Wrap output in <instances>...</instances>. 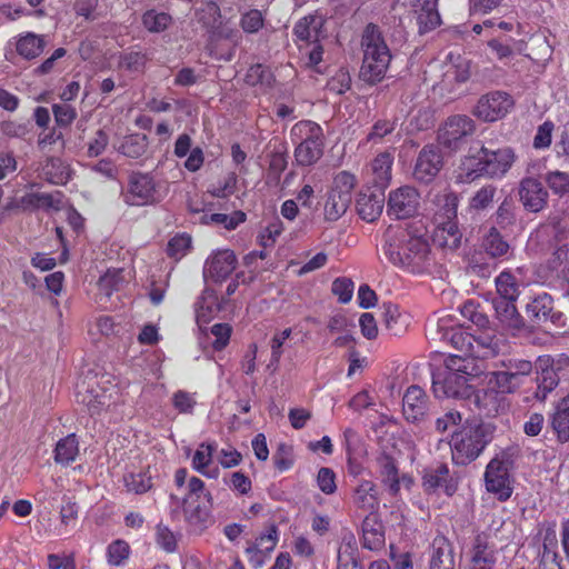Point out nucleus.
<instances>
[{
    "mask_svg": "<svg viewBox=\"0 0 569 569\" xmlns=\"http://www.w3.org/2000/svg\"><path fill=\"white\" fill-rule=\"evenodd\" d=\"M381 250L395 266L421 273L430 267V246L422 223L389 227Z\"/></svg>",
    "mask_w": 569,
    "mask_h": 569,
    "instance_id": "obj_1",
    "label": "nucleus"
},
{
    "mask_svg": "<svg viewBox=\"0 0 569 569\" xmlns=\"http://www.w3.org/2000/svg\"><path fill=\"white\" fill-rule=\"evenodd\" d=\"M363 60L360 77L368 83L381 81L391 61L390 49L378 26L369 23L361 37Z\"/></svg>",
    "mask_w": 569,
    "mask_h": 569,
    "instance_id": "obj_2",
    "label": "nucleus"
},
{
    "mask_svg": "<svg viewBox=\"0 0 569 569\" xmlns=\"http://www.w3.org/2000/svg\"><path fill=\"white\" fill-rule=\"evenodd\" d=\"M493 427L479 423L465 428L452 436L450 447L452 461L466 466L476 460L492 439Z\"/></svg>",
    "mask_w": 569,
    "mask_h": 569,
    "instance_id": "obj_3",
    "label": "nucleus"
},
{
    "mask_svg": "<svg viewBox=\"0 0 569 569\" xmlns=\"http://www.w3.org/2000/svg\"><path fill=\"white\" fill-rule=\"evenodd\" d=\"M290 134L298 142L295 158L299 166H312L322 157L325 137L318 123L311 120L299 121L291 128Z\"/></svg>",
    "mask_w": 569,
    "mask_h": 569,
    "instance_id": "obj_4",
    "label": "nucleus"
},
{
    "mask_svg": "<svg viewBox=\"0 0 569 569\" xmlns=\"http://www.w3.org/2000/svg\"><path fill=\"white\" fill-rule=\"evenodd\" d=\"M357 183L356 176L349 171H340L333 177L323 204L326 221H337L347 212Z\"/></svg>",
    "mask_w": 569,
    "mask_h": 569,
    "instance_id": "obj_5",
    "label": "nucleus"
},
{
    "mask_svg": "<svg viewBox=\"0 0 569 569\" xmlns=\"http://www.w3.org/2000/svg\"><path fill=\"white\" fill-rule=\"evenodd\" d=\"M76 398L87 407L90 416H98L117 403L119 391L113 385L106 387L98 381H89L77 385Z\"/></svg>",
    "mask_w": 569,
    "mask_h": 569,
    "instance_id": "obj_6",
    "label": "nucleus"
},
{
    "mask_svg": "<svg viewBox=\"0 0 569 569\" xmlns=\"http://www.w3.org/2000/svg\"><path fill=\"white\" fill-rule=\"evenodd\" d=\"M476 131L475 121L465 114L449 117L438 130V142L451 152L461 150Z\"/></svg>",
    "mask_w": 569,
    "mask_h": 569,
    "instance_id": "obj_7",
    "label": "nucleus"
},
{
    "mask_svg": "<svg viewBox=\"0 0 569 569\" xmlns=\"http://www.w3.org/2000/svg\"><path fill=\"white\" fill-rule=\"evenodd\" d=\"M161 194L153 176L144 172H132L123 193V201L129 206H149L159 202Z\"/></svg>",
    "mask_w": 569,
    "mask_h": 569,
    "instance_id": "obj_8",
    "label": "nucleus"
},
{
    "mask_svg": "<svg viewBox=\"0 0 569 569\" xmlns=\"http://www.w3.org/2000/svg\"><path fill=\"white\" fill-rule=\"evenodd\" d=\"M187 490L188 492L182 499H179L174 495H171L170 499L174 501L176 505L183 507L184 517L190 525L202 527L209 519V511L204 508H201L199 505L192 507L190 500L193 498L199 499L201 496H203L211 505L212 496L209 491H206L204 482L198 477H191L189 479Z\"/></svg>",
    "mask_w": 569,
    "mask_h": 569,
    "instance_id": "obj_9",
    "label": "nucleus"
},
{
    "mask_svg": "<svg viewBox=\"0 0 569 569\" xmlns=\"http://www.w3.org/2000/svg\"><path fill=\"white\" fill-rule=\"evenodd\" d=\"M432 389L437 398L465 399L471 395L468 378L448 369H437L432 373Z\"/></svg>",
    "mask_w": 569,
    "mask_h": 569,
    "instance_id": "obj_10",
    "label": "nucleus"
},
{
    "mask_svg": "<svg viewBox=\"0 0 569 569\" xmlns=\"http://www.w3.org/2000/svg\"><path fill=\"white\" fill-rule=\"evenodd\" d=\"M420 193L410 186H402L390 191L387 199V214L392 219H409L418 213Z\"/></svg>",
    "mask_w": 569,
    "mask_h": 569,
    "instance_id": "obj_11",
    "label": "nucleus"
},
{
    "mask_svg": "<svg viewBox=\"0 0 569 569\" xmlns=\"http://www.w3.org/2000/svg\"><path fill=\"white\" fill-rule=\"evenodd\" d=\"M513 107V99L503 91H493L482 96L475 109L473 114L483 121H497L503 118Z\"/></svg>",
    "mask_w": 569,
    "mask_h": 569,
    "instance_id": "obj_12",
    "label": "nucleus"
},
{
    "mask_svg": "<svg viewBox=\"0 0 569 569\" xmlns=\"http://www.w3.org/2000/svg\"><path fill=\"white\" fill-rule=\"evenodd\" d=\"M443 156L439 146L426 144L418 153L413 167V178L422 183L435 180L443 167Z\"/></svg>",
    "mask_w": 569,
    "mask_h": 569,
    "instance_id": "obj_13",
    "label": "nucleus"
},
{
    "mask_svg": "<svg viewBox=\"0 0 569 569\" xmlns=\"http://www.w3.org/2000/svg\"><path fill=\"white\" fill-rule=\"evenodd\" d=\"M467 569H495L498 551L489 536L485 532L477 533L469 550Z\"/></svg>",
    "mask_w": 569,
    "mask_h": 569,
    "instance_id": "obj_14",
    "label": "nucleus"
},
{
    "mask_svg": "<svg viewBox=\"0 0 569 569\" xmlns=\"http://www.w3.org/2000/svg\"><path fill=\"white\" fill-rule=\"evenodd\" d=\"M485 481L487 490L497 495L499 500L505 501L510 498L512 493L510 476L508 467L502 460L495 458L488 463Z\"/></svg>",
    "mask_w": 569,
    "mask_h": 569,
    "instance_id": "obj_15",
    "label": "nucleus"
},
{
    "mask_svg": "<svg viewBox=\"0 0 569 569\" xmlns=\"http://www.w3.org/2000/svg\"><path fill=\"white\" fill-rule=\"evenodd\" d=\"M402 412L408 422L420 425L426 421L429 401L423 389L412 385L406 390L402 398Z\"/></svg>",
    "mask_w": 569,
    "mask_h": 569,
    "instance_id": "obj_16",
    "label": "nucleus"
},
{
    "mask_svg": "<svg viewBox=\"0 0 569 569\" xmlns=\"http://www.w3.org/2000/svg\"><path fill=\"white\" fill-rule=\"evenodd\" d=\"M519 200L523 208L529 212H540L548 203V191L543 184L536 178H523L518 189Z\"/></svg>",
    "mask_w": 569,
    "mask_h": 569,
    "instance_id": "obj_17",
    "label": "nucleus"
},
{
    "mask_svg": "<svg viewBox=\"0 0 569 569\" xmlns=\"http://www.w3.org/2000/svg\"><path fill=\"white\" fill-rule=\"evenodd\" d=\"M9 209H19L24 212H33L37 210L59 211L62 208L61 192H30L22 196L17 202L8 206Z\"/></svg>",
    "mask_w": 569,
    "mask_h": 569,
    "instance_id": "obj_18",
    "label": "nucleus"
},
{
    "mask_svg": "<svg viewBox=\"0 0 569 569\" xmlns=\"http://www.w3.org/2000/svg\"><path fill=\"white\" fill-rule=\"evenodd\" d=\"M485 161V173L487 178H502L512 167L516 156L510 148L490 150L487 147L480 148Z\"/></svg>",
    "mask_w": 569,
    "mask_h": 569,
    "instance_id": "obj_19",
    "label": "nucleus"
},
{
    "mask_svg": "<svg viewBox=\"0 0 569 569\" xmlns=\"http://www.w3.org/2000/svg\"><path fill=\"white\" fill-rule=\"evenodd\" d=\"M238 263L233 251L229 249L218 250L212 253L206 261L203 274L216 282L227 279L236 269Z\"/></svg>",
    "mask_w": 569,
    "mask_h": 569,
    "instance_id": "obj_20",
    "label": "nucleus"
},
{
    "mask_svg": "<svg viewBox=\"0 0 569 569\" xmlns=\"http://www.w3.org/2000/svg\"><path fill=\"white\" fill-rule=\"evenodd\" d=\"M325 23V17L319 13L308 14L299 19L292 31L296 41L306 44L318 43L322 38H326Z\"/></svg>",
    "mask_w": 569,
    "mask_h": 569,
    "instance_id": "obj_21",
    "label": "nucleus"
},
{
    "mask_svg": "<svg viewBox=\"0 0 569 569\" xmlns=\"http://www.w3.org/2000/svg\"><path fill=\"white\" fill-rule=\"evenodd\" d=\"M351 501L361 512L378 513L380 506L378 486L371 480H360L352 491Z\"/></svg>",
    "mask_w": 569,
    "mask_h": 569,
    "instance_id": "obj_22",
    "label": "nucleus"
},
{
    "mask_svg": "<svg viewBox=\"0 0 569 569\" xmlns=\"http://www.w3.org/2000/svg\"><path fill=\"white\" fill-rule=\"evenodd\" d=\"M385 201L386 198L381 190L360 192L356 200V210L362 220L373 222L382 213Z\"/></svg>",
    "mask_w": 569,
    "mask_h": 569,
    "instance_id": "obj_23",
    "label": "nucleus"
},
{
    "mask_svg": "<svg viewBox=\"0 0 569 569\" xmlns=\"http://www.w3.org/2000/svg\"><path fill=\"white\" fill-rule=\"evenodd\" d=\"M455 548L445 536H437L431 545L429 569H455Z\"/></svg>",
    "mask_w": 569,
    "mask_h": 569,
    "instance_id": "obj_24",
    "label": "nucleus"
},
{
    "mask_svg": "<svg viewBox=\"0 0 569 569\" xmlns=\"http://www.w3.org/2000/svg\"><path fill=\"white\" fill-rule=\"evenodd\" d=\"M466 400L469 405L475 406L479 415L491 417L498 413L502 397L495 388L485 390H473L471 388V395Z\"/></svg>",
    "mask_w": 569,
    "mask_h": 569,
    "instance_id": "obj_25",
    "label": "nucleus"
},
{
    "mask_svg": "<svg viewBox=\"0 0 569 569\" xmlns=\"http://www.w3.org/2000/svg\"><path fill=\"white\" fill-rule=\"evenodd\" d=\"M483 167L485 161L481 150L473 156L465 157L455 171V182L458 184H469L481 177H487Z\"/></svg>",
    "mask_w": 569,
    "mask_h": 569,
    "instance_id": "obj_26",
    "label": "nucleus"
},
{
    "mask_svg": "<svg viewBox=\"0 0 569 569\" xmlns=\"http://www.w3.org/2000/svg\"><path fill=\"white\" fill-rule=\"evenodd\" d=\"M378 466L383 485L388 487L389 492L396 496L400 490V483L407 486L411 483V479L407 476L399 477V471L395 459L389 455H381L378 458Z\"/></svg>",
    "mask_w": 569,
    "mask_h": 569,
    "instance_id": "obj_27",
    "label": "nucleus"
},
{
    "mask_svg": "<svg viewBox=\"0 0 569 569\" xmlns=\"http://www.w3.org/2000/svg\"><path fill=\"white\" fill-rule=\"evenodd\" d=\"M438 0H413L412 7L417 16L420 33L436 29L441 23L437 9Z\"/></svg>",
    "mask_w": 569,
    "mask_h": 569,
    "instance_id": "obj_28",
    "label": "nucleus"
},
{
    "mask_svg": "<svg viewBox=\"0 0 569 569\" xmlns=\"http://www.w3.org/2000/svg\"><path fill=\"white\" fill-rule=\"evenodd\" d=\"M385 545V527L378 513L367 515L362 521V547L378 550Z\"/></svg>",
    "mask_w": 569,
    "mask_h": 569,
    "instance_id": "obj_29",
    "label": "nucleus"
},
{
    "mask_svg": "<svg viewBox=\"0 0 569 569\" xmlns=\"http://www.w3.org/2000/svg\"><path fill=\"white\" fill-rule=\"evenodd\" d=\"M517 300L493 299L492 305L496 317L500 323L510 330L519 331L525 327V321L516 307Z\"/></svg>",
    "mask_w": 569,
    "mask_h": 569,
    "instance_id": "obj_30",
    "label": "nucleus"
},
{
    "mask_svg": "<svg viewBox=\"0 0 569 569\" xmlns=\"http://www.w3.org/2000/svg\"><path fill=\"white\" fill-rule=\"evenodd\" d=\"M480 248L492 259L505 258L510 251L509 242L495 226L490 227L481 237Z\"/></svg>",
    "mask_w": 569,
    "mask_h": 569,
    "instance_id": "obj_31",
    "label": "nucleus"
},
{
    "mask_svg": "<svg viewBox=\"0 0 569 569\" xmlns=\"http://www.w3.org/2000/svg\"><path fill=\"white\" fill-rule=\"evenodd\" d=\"M393 154L390 151L379 153L371 162L372 183L383 191L391 181Z\"/></svg>",
    "mask_w": 569,
    "mask_h": 569,
    "instance_id": "obj_32",
    "label": "nucleus"
},
{
    "mask_svg": "<svg viewBox=\"0 0 569 569\" xmlns=\"http://www.w3.org/2000/svg\"><path fill=\"white\" fill-rule=\"evenodd\" d=\"M449 467L446 463H439L436 467L428 468L423 472L422 486L426 491H436L440 487H445L447 495H452L455 487L449 481Z\"/></svg>",
    "mask_w": 569,
    "mask_h": 569,
    "instance_id": "obj_33",
    "label": "nucleus"
},
{
    "mask_svg": "<svg viewBox=\"0 0 569 569\" xmlns=\"http://www.w3.org/2000/svg\"><path fill=\"white\" fill-rule=\"evenodd\" d=\"M542 547L538 553L537 563H560L557 551L558 537L555 523H547L541 530Z\"/></svg>",
    "mask_w": 569,
    "mask_h": 569,
    "instance_id": "obj_34",
    "label": "nucleus"
},
{
    "mask_svg": "<svg viewBox=\"0 0 569 569\" xmlns=\"http://www.w3.org/2000/svg\"><path fill=\"white\" fill-rule=\"evenodd\" d=\"M461 237L462 234L458 228L457 222L453 220H448L442 222L435 230L433 242L443 249L453 251L460 247Z\"/></svg>",
    "mask_w": 569,
    "mask_h": 569,
    "instance_id": "obj_35",
    "label": "nucleus"
},
{
    "mask_svg": "<svg viewBox=\"0 0 569 569\" xmlns=\"http://www.w3.org/2000/svg\"><path fill=\"white\" fill-rule=\"evenodd\" d=\"M46 48L44 36L27 32L17 41V52L24 59L31 60L39 57Z\"/></svg>",
    "mask_w": 569,
    "mask_h": 569,
    "instance_id": "obj_36",
    "label": "nucleus"
},
{
    "mask_svg": "<svg viewBox=\"0 0 569 569\" xmlns=\"http://www.w3.org/2000/svg\"><path fill=\"white\" fill-rule=\"evenodd\" d=\"M381 315L386 329L393 336H400L407 329V317L392 302H383Z\"/></svg>",
    "mask_w": 569,
    "mask_h": 569,
    "instance_id": "obj_37",
    "label": "nucleus"
},
{
    "mask_svg": "<svg viewBox=\"0 0 569 569\" xmlns=\"http://www.w3.org/2000/svg\"><path fill=\"white\" fill-rule=\"evenodd\" d=\"M553 309V299L547 292L535 296L526 306L527 315L537 323H547V316Z\"/></svg>",
    "mask_w": 569,
    "mask_h": 569,
    "instance_id": "obj_38",
    "label": "nucleus"
},
{
    "mask_svg": "<svg viewBox=\"0 0 569 569\" xmlns=\"http://www.w3.org/2000/svg\"><path fill=\"white\" fill-rule=\"evenodd\" d=\"M41 176L52 184H66L70 178V170L60 158H48L41 168Z\"/></svg>",
    "mask_w": 569,
    "mask_h": 569,
    "instance_id": "obj_39",
    "label": "nucleus"
},
{
    "mask_svg": "<svg viewBox=\"0 0 569 569\" xmlns=\"http://www.w3.org/2000/svg\"><path fill=\"white\" fill-rule=\"evenodd\" d=\"M53 459L56 463L68 466L73 462L79 455V441L74 433L60 439L54 448Z\"/></svg>",
    "mask_w": 569,
    "mask_h": 569,
    "instance_id": "obj_40",
    "label": "nucleus"
},
{
    "mask_svg": "<svg viewBox=\"0 0 569 569\" xmlns=\"http://www.w3.org/2000/svg\"><path fill=\"white\" fill-rule=\"evenodd\" d=\"M551 427L560 442L569 441V397L563 398L552 415Z\"/></svg>",
    "mask_w": 569,
    "mask_h": 569,
    "instance_id": "obj_41",
    "label": "nucleus"
},
{
    "mask_svg": "<svg viewBox=\"0 0 569 569\" xmlns=\"http://www.w3.org/2000/svg\"><path fill=\"white\" fill-rule=\"evenodd\" d=\"M218 298L210 289H204L196 302V317L199 325L207 323L219 311Z\"/></svg>",
    "mask_w": 569,
    "mask_h": 569,
    "instance_id": "obj_42",
    "label": "nucleus"
},
{
    "mask_svg": "<svg viewBox=\"0 0 569 569\" xmlns=\"http://www.w3.org/2000/svg\"><path fill=\"white\" fill-rule=\"evenodd\" d=\"M148 144L146 134L133 133L123 138L118 147V151L128 158L138 159L147 152Z\"/></svg>",
    "mask_w": 569,
    "mask_h": 569,
    "instance_id": "obj_43",
    "label": "nucleus"
},
{
    "mask_svg": "<svg viewBox=\"0 0 569 569\" xmlns=\"http://www.w3.org/2000/svg\"><path fill=\"white\" fill-rule=\"evenodd\" d=\"M498 297L496 299L517 300L520 295L519 282L508 270L495 279Z\"/></svg>",
    "mask_w": 569,
    "mask_h": 569,
    "instance_id": "obj_44",
    "label": "nucleus"
},
{
    "mask_svg": "<svg viewBox=\"0 0 569 569\" xmlns=\"http://www.w3.org/2000/svg\"><path fill=\"white\" fill-rule=\"evenodd\" d=\"M497 192L498 188L492 183L482 186L469 199V209L476 212L490 209L493 206Z\"/></svg>",
    "mask_w": 569,
    "mask_h": 569,
    "instance_id": "obj_45",
    "label": "nucleus"
},
{
    "mask_svg": "<svg viewBox=\"0 0 569 569\" xmlns=\"http://www.w3.org/2000/svg\"><path fill=\"white\" fill-rule=\"evenodd\" d=\"M143 27L152 33L163 32L172 22V17L167 12H159L154 9L147 10L142 14Z\"/></svg>",
    "mask_w": 569,
    "mask_h": 569,
    "instance_id": "obj_46",
    "label": "nucleus"
},
{
    "mask_svg": "<svg viewBox=\"0 0 569 569\" xmlns=\"http://www.w3.org/2000/svg\"><path fill=\"white\" fill-rule=\"evenodd\" d=\"M495 222L501 229H507L516 223V206L511 198L506 197L495 212Z\"/></svg>",
    "mask_w": 569,
    "mask_h": 569,
    "instance_id": "obj_47",
    "label": "nucleus"
},
{
    "mask_svg": "<svg viewBox=\"0 0 569 569\" xmlns=\"http://www.w3.org/2000/svg\"><path fill=\"white\" fill-rule=\"evenodd\" d=\"M435 202L440 208V211H442V216L447 221L453 220L457 217L459 198L456 192L445 190L436 194Z\"/></svg>",
    "mask_w": 569,
    "mask_h": 569,
    "instance_id": "obj_48",
    "label": "nucleus"
},
{
    "mask_svg": "<svg viewBox=\"0 0 569 569\" xmlns=\"http://www.w3.org/2000/svg\"><path fill=\"white\" fill-rule=\"evenodd\" d=\"M217 450L216 442H202L193 453L191 466L198 472L212 463L213 453Z\"/></svg>",
    "mask_w": 569,
    "mask_h": 569,
    "instance_id": "obj_49",
    "label": "nucleus"
},
{
    "mask_svg": "<svg viewBox=\"0 0 569 569\" xmlns=\"http://www.w3.org/2000/svg\"><path fill=\"white\" fill-rule=\"evenodd\" d=\"M537 383L536 398L542 401L547 398V395L558 386L559 378L552 368H548L539 373Z\"/></svg>",
    "mask_w": 569,
    "mask_h": 569,
    "instance_id": "obj_50",
    "label": "nucleus"
},
{
    "mask_svg": "<svg viewBox=\"0 0 569 569\" xmlns=\"http://www.w3.org/2000/svg\"><path fill=\"white\" fill-rule=\"evenodd\" d=\"M545 182L557 196L562 197L569 193V173L553 170L545 174Z\"/></svg>",
    "mask_w": 569,
    "mask_h": 569,
    "instance_id": "obj_51",
    "label": "nucleus"
},
{
    "mask_svg": "<svg viewBox=\"0 0 569 569\" xmlns=\"http://www.w3.org/2000/svg\"><path fill=\"white\" fill-rule=\"evenodd\" d=\"M123 482L127 490L136 495H142L152 487L151 477L147 472L128 473L123 477Z\"/></svg>",
    "mask_w": 569,
    "mask_h": 569,
    "instance_id": "obj_52",
    "label": "nucleus"
},
{
    "mask_svg": "<svg viewBox=\"0 0 569 569\" xmlns=\"http://www.w3.org/2000/svg\"><path fill=\"white\" fill-rule=\"evenodd\" d=\"M441 338L459 351L465 353L470 351L472 337L460 329H448L442 333Z\"/></svg>",
    "mask_w": 569,
    "mask_h": 569,
    "instance_id": "obj_53",
    "label": "nucleus"
},
{
    "mask_svg": "<svg viewBox=\"0 0 569 569\" xmlns=\"http://www.w3.org/2000/svg\"><path fill=\"white\" fill-rule=\"evenodd\" d=\"M130 553V547L124 540L111 542L107 549L108 562L113 566H121Z\"/></svg>",
    "mask_w": 569,
    "mask_h": 569,
    "instance_id": "obj_54",
    "label": "nucleus"
},
{
    "mask_svg": "<svg viewBox=\"0 0 569 569\" xmlns=\"http://www.w3.org/2000/svg\"><path fill=\"white\" fill-rule=\"evenodd\" d=\"M493 379L499 393H511L521 383V381L518 380V376L512 375L509 370L495 372Z\"/></svg>",
    "mask_w": 569,
    "mask_h": 569,
    "instance_id": "obj_55",
    "label": "nucleus"
},
{
    "mask_svg": "<svg viewBox=\"0 0 569 569\" xmlns=\"http://www.w3.org/2000/svg\"><path fill=\"white\" fill-rule=\"evenodd\" d=\"M396 120L379 119L371 127L370 132L367 134V141L378 143L383 137L390 134L396 129Z\"/></svg>",
    "mask_w": 569,
    "mask_h": 569,
    "instance_id": "obj_56",
    "label": "nucleus"
},
{
    "mask_svg": "<svg viewBox=\"0 0 569 569\" xmlns=\"http://www.w3.org/2000/svg\"><path fill=\"white\" fill-rule=\"evenodd\" d=\"M210 220L214 226H222L227 230H233L246 220V213L242 211H234L231 214L211 213Z\"/></svg>",
    "mask_w": 569,
    "mask_h": 569,
    "instance_id": "obj_57",
    "label": "nucleus"
},
{
    "mask_svg": "<svg viewBox=\"0 0 569 569\" xmlns=\"http://www.w3.org/2000/svg\"><path fill=\"white\" fill-rule=\"evenodd\" d=\"M552 268L560 269L558 277L569 283V244L562 246L555 251Z\"/></svg>",
    "mask_w": 569,
    "mask_h": 569,
    "instance_id": "obj_58",
    "label": "nucleus"
},
{
    "mask_svg": "<svg viewBox=\"0 0 569 569\" xmlns=\"http://www.w3.org/2000/svg\"><path fill=\"white\" fill-rule=\"evenodd\" d=\"M52 112L54 116V121L59 127H69L77 118L76 109L67 103L53 104Z\"/></svg>",
    "mask_w": 569,
    "mask_h": 569,
    "instance_id": "obj_59",
    "label": "nucleus"
},
{
    "mask_svg": "<svg viewBox=\"0 0 569 569\" xmlns=\"http://www.w3.org/2000/svg\"><path fill=\"white\" fill-rule=\"evenodd\" d=\"M278 542V529L274 525L270 526L266 533L259 536L253 543L263 553L270 557Z\"/></svg>",
    "mask_w": 569,
    "mask_h": 569,
    "instance_id": "obj_60",
    "label": "nucleus"
},
{
    "mask_svg": "<svg viewBox=\"0 0 569 569\" xmlns=\"http://www.w3.org/2000/svg\"><path fill=\"white\" fill-rule=\"evenodd\" d=\"M191 247V238L188 234H178L173 237L167 247V253L176 259L181 258L186 254L188 249Z\"/></svg>",
    "mask_w": 569,
    "mask_h": 569,
    "instance_id": "obj_61",
    "label": "nucleus"
},
{
    "mask_svg": "<svg viewBox=\"0 0 569 569\" xmlns=\"http://www.w3.org/2000/svg\"><path fill=\"white\" fill-rule=\"evenodd\" d=\"M317 485L325 495H332L337 490L336 473L328 467L319 469L317 475Z\"/></svg>",
    "mask_w": 569,
    "mask_h": 569,
    "instance_id": "obj_62",
    "label": "nucleus"
},
{
    "mask_svg": "<svg viewBox=\"0 0 569 569\" xmlns=\"http://www.w3.org/2000/svg\"><path fill=\"white\" fill-rule=\"evenodd\" d=\"M157 545L167 552H173L177 548V539L174 533L163 525H158L156 528Z\"/></svg>",
    "mask_w": 569,
    "mask_h": 569,
    "instance_id": "obj_63",
    "label": "nucleus"
},
{
    "mask_svg": "<svg viewBox=\"0 0 569 569\" xmlns=\"http://www.w3.org/2000/svg\"><path fill=\"white\" fill-rule=\"evenodd\" d=\"M240 26L244 32L254 33L263 27V17L260 10L252 9L241 17Z\"/></svg>",
    "mask_w": 569,
    "mask_h": 569,
    "instance_id": "obj_64",
    "label": "nucleus"
}]
</instances>
